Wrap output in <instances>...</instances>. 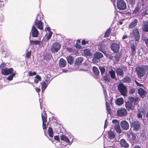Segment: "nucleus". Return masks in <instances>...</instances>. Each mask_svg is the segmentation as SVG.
Returning <instances> with one entry per match:
<instances>
[{
  "mask_svg": "<svg viewBox=\"0 0 148 148\" xmlns=\"http://www.w3.org/2000/svg\"><path fill=\"white\" fill-rule=\"evenodd\" d=\"M104 97L105 98L106 109L107 112L108 114H110L111 110L110 104L108 102H109L111 106H112V101L113 100V97H109L108 95L107 96H104Z\"/></svg>",
  "mask_w": 148,
  "mask_h": 148,
  "instance_id": "1",
  "label": "nucleus"
},
{
  "mask_svg": "<svg viewBox=\"0 0 148 148\" xmlns=\"http://www.w3.org/2000/svg\"><path fill=\"white\" fill-rule=\"evenodd\" d=\"M61 48V45L58 42L54 43L51 47V51L52 53H55L58 52Z\"/></svg>",
  "mask_w": 148,
  "mask_h": 148,
  "instance_id": "2",
  "label": "nucleus"
},
{
  "mask_svg": "<svg viewBox=\"0 0 148 148\" xmlns=\"http://www.w3.org/2000/svg\"><path fill=\"white\" fill-rule=\"evenodd\" d=\"M39 18H40V16L39 15L36 17L34 22V25L38 29L42 30L43 29V23L41 20H38Z\"/></svg>",
  "mask_w": 148,
  "mask_h": 148,
  "instance_id": "3",
  "label": "nucleus"
},
{
  "mask_svg": "<svg viewBox=\"0 0 148 148\" xmlns=\"http://www.w3.org/2000/svg\"><path fill=\"white\" fill-rule=\"evenodd\" d=\"M136 71L138 77L139 78H141L144 76L145 73V72L143 69L142 67L140 66L137 67L136 68Z\"/></svg>",
  "mask_w": 148,
  "mask_h": 148,
  "instance_id": "4",
  "label": "nucleus"
},
{
  "mask_svg": "<svg viewBox=\"0 0 148 148\" xmlns=\"http://www.w3.org/2000/svg\"><path fill=\"white\" fill-rule=\"evenodd\" d=\"M13 71L12 68H8L5 67L4 69H1V72L2 75H7L12 73Z\"/></svg>",
  "mask_w": 148,
  "mask_h": 148,
  "instance_id": "5",
  "label": "nucleus"
},
{
  "mask_svg": "<svg viewBox=\"0 0 148 148\" xmlns=\"http://www.w3.org/2000/svg\"><path fill=\"white\" fill-rule=\"evenodd\" d=\"M132 33L136 40L138 41L140 38V36L138 30L136 28H134L132 30Z\"/></svg>",
  "mask_w": 148,
  "mask_h": 148,
  "instance_id": "6",
  "label": "nucleus"
},
{
  "mask_svg": "<svg viewBox=\"0 0 148 148\" xmlns=\"http://www.w3.org/2000/svg\"><path fill=\"white\" fill-rule=\"evenodd\" d=\"M111 49L114 51V53H116L119 51V46L115 43L111 44L110 46Z\"/></svg>",
  "mask_w": 148,
  "mask_h": 148,
  "instance_id": "7",
  "label": "nucleus"
},
{
  "mask_svg": "<svg viewBox=\"0 0 148 148\" xmlns=\"http://www.w3.org/2000/svg\"><path fill=\"white\" fill-rule=\"evenodd\" d=\"M83 60V57H79L76 59L74 63V66L76 68H78L79 66L80 65Z\"/></svg>",
  "mask_w": 148,
  "mask_h": 148,
  "instance_id": "8",
  "label": "nucleus"
},
{
  "mask_svg": "<svg viewBox=\"0 0 148 148\" xmlns=\"http://www.w3.org/2000/svg\"><path fill=\"white\" fill-rule=\"evenodd\" d=\"M131 126L136 131L138 130L140 127L139 122L138 121L134 122L131 124Z\"/></svg>",
  "mask_w": 148,
  "mask_h": 148,
  "instance_id": "9",
  "label": "nucleus"
},
{
  "mask_svg": "<svg viewBox=\"0 0 148 148\" xmlns=\"http://www.w3.org/2000/svg\"><path fill=\"white\" fill-rule=\"evenodd\" d=\"M32 36L33 37H38L39 32L37 29L34 26H33L32 29Z\"/></svg>",
  "mask_w": 148,
  "mask_h": 148,
  "instance_id": "10",
  "label": "nucleus"
},
{
  "mask_svg": "<svg viewBox=\"0 0 148 148\" xmlns=\"http://www.w3.org/2000/svg\"><path fill=\"white\" fill-rule=\"evenodd\" d=\"M127 91V89L126 87L121 83V95L126 96Z\"/></svg>",
  "mask_w": 148,
  "mask_h": 148,
  "instance_id": "11",
  "label": "nucleus"
},
{
  "mask_svg": "<svg viewBox=\"0 0 148 148\" xmlns=\"http://www.w3.org/2000/svg\"><path fill=\"white\" fill-rule=\"evenodd\" d=\"M66 61L62 58H61L59 60V66L60 68L65 67L66 65Z\"/></svg>",
  "mask_w": 148,
  "mask_h": 148,
  "instance_id": "12",
  "label": "nucleus"
},
{
  "mask_svg": "<svg viewBox=\"0 0 148 148\" xmlns=\"http://www.w3.org/2000/svg\"><path fill=\"white\" fill-rule=\"evenodd\" d=\"M121 126L124 130H126L129 127L128 123L125 121H123L121 122Z\"/></svg>",
  "mask_w": 148,
  "mask_h": 148,
  "instance_id": "13",
  "label": "nucleus"
},
{
  "mask_svg": "<svg viewBox=\"0 0 148 148\" xmlns=\"http://www.w3.org/2000/svg\"><path fill=\"white\" fill-rule=\"evenodd\" d=\"M138 23V20L137 19H134L129 25V28L132 29L135 27L136 25Z\"/></svg>",
  "mask_w": 148,
  "mask_h": 148,
  "instance_id": "14",
  "label": "nucleus"
},
{
  "mask_svg": "<svg viewBox=\"0 0 148 148\" xmlns=\"http://www.w3.org/2000/svg\"><path fill=\"white\" fill-rule=\"evenodd\" d=\"M138 93L140 95L141 97L144 98L145 97V94L146 92L142 88H140L138 89Z\"/></svg>",
  "mask_w": 148,
  "mask_h": 148,
  "instance_id": "15",
  "label": "nucleus"
},
{
  "mask_svg": "<svg viewBox=\"0 0 148 148\" xmlns=\"http://www.w3.org/2000/svg\"><path fill=\"white\" fill-rule=\"evenodd\" d=\"M127 109L128 110H132L134 109V107L132 102H127L125 104Z\"/></svg>",
  "mask_w": 148,
  "mask_h": 148,
  "instance_id": "16",
  "label": "nucleus"
},
{
  "mask_svg": "<svg viewBox=\"0 0 148 148\" xmlns=\"http://www.w3.org/2000/svg\"><path fill=\"white\" fill-rule=\"evenodd\" d=\"M61 140H63L67 144H69L70 143V140L67 136L62 134L60 136Z\"/></svg>",
  "mask_w": 148,
  "mask_h": 148,
  "instance_id": "17",
  "label": "nucleus"
},
{
  "mask_svg": "<svg viewBox=\"0 0 148 148\" xmlns=\"http://www.w3.org/2000/svg\"><path fill=\"white\" fill-rule=\"evenodd\" d=\"M130 47L131 49V55L132 56H134L136 54V47L134 44H130Z\"/></svg>",
  "mask_w": 148,
  "mask_h": 148,
  "instance_id": "18",
  "label": "nucleus"
},
{
  "mask_svg": "<svg viewBox=\"0 0 148 148\" xmlns=\"http://www.w3.org/2000/svg\"><path fill=\"white\" fill-rule=\"evenodd\" d=\"M103 54L100 52L96 53L94 55V58L95 59H99L103 57Z\"/></svg>",
  "mask_w": 148,
  "mask_h": 148,
  "instance_id": "19",
  "label": "nucleus"
},
{
  "mask_svg": "<svg viewBox=\"0 0 148 148\" xmlns=\"http://www.w3.org/2000/svg\"><path fill=\"white\" fill-rule=\"evenodd\" d=\"M84 53L86 56L91 57L92 56V53L89 49H85L84 50Z\"/></svg>",
  "mask_w": 148,
  "mask_h": 148,
  "instance_id": "20",
  "label": "nucleus"
},
{
  "mask_svg": "<svg viewBox=\"0 0 148 148\" xmlns=\"http://www.w3.org/2000/svg\"><path fill=\"white\" fill-rule=\"evenodd\" d=\"M93 72L95 74L96 76H98L100 72L98 68L96 66H93L92 68Z\"/></svg>",
  "mask_w": 148,
  "mask_h": 148,
  "instance_id": "21",
  "label": "nucleus"
},
{
  "mask_svg": "<svg viewBox=\"0 0 148 148\" xmlns=\"http://www.w3.org/2000/svg\"><path fill=\"white\" fill-rule=\"evenodd\" d=\"M142 29L145 32H148V21L144 23L142 27Z\"/></svg>",
  "mask_w": 148,
  "mask_h": 148,
  "instance_id": "22",
  "label": "nucleus"
},
{
  "mask_svg": "<svg viewBox=\"0 0 148 148\" xmlns=\"http://www.w3.org/2000/svg\"><path fill=\"white\" fill-rule=\"evenodd\" d=\"M121 146L123 147L127 148L128 147L129 145L124 139H121Z\"/></svg>",
  "mask_w": 148,
  "mask_h": 148,
  "instance_id": "23",
  "label": "nucleus"
},
{
  "mask_svg": "<svg viewBox=\"0 0 148 148\" xmlns=\"http://www.w3.org/2000/svg\"><path fill=\"white\" fill-rule=\"evenodd\" d=\"M108 138L110 140L113 139L114 138V134L112 131H108Z\"/></svg>",
  "mask_w": 148,
  "mask_h": 148,
  "instance_id": "24",
  "label": "nucleus"
},
{
  "mask_svg": "<svg viewBox=\"0 0 148 148\" xmlns=\"http://www.w3.org/2000/svg\"><path fill=\"white\" fill-rule=\"evenodd\" d=\"M123 82L125 83H130L131 82L132 80L129 77L126 76L122 80Z\"/></svg>",
  "mask_w": 148,
  "mask_h": 148,
  "instance_id": "25",
  "label": "nucleus"
},
{
  "mask_svg": "<svg viewBox=\"0 0 148 148\" xmlns=\"http://www.w3.org/2000/svg\"><path fill=\"white\" fill-rule=\"evenodd\" d=\"M67 60L68 63L70 64H72L73 63L74 59L71 56H69L67 57Z\"/></svg>",
  "mask_w": 148,
  "mask_h": 148,
  "instance_id": "26",
  "label": "nucleus"
},
{
  "mask_svg": "<svg viewBox=\"0 0 148 148\" xmlns=\"http://www.w3.org/2000/svg\"><path fill=\"white\" fill-rule=\"evenodd\" d=\"M41 116L42 122H47V115L45 112L43 114L42 113V114Z\"/></svg>",
  "mask_w": 148,
  "mask_h": 148,
  "instance_id": "27",
  "label": "nucleus"
},
{
  "mask_svg": "<svg viewBox=\"0 0 148 148\" xmlns=\"http://www.w3.org/2000/svg\"><path fill=\"white\" fill-rule=\"evenodd\" d=\"M49 136L52 138L53 137V131L51 127H49L48 130Z\"/></svg>",
  "mask_w": 148,
  "mask_h": 148,
  "instance_id": "28",
  "label": "nucleus"
},
{
  "mask_svg": "<svg viewBox=\"0 0 148 148\" xmlns=\"http://www.w3.org/2000/svg\"><path fill=\"white\" fill-rule=\"evenodd\" d=\"M40 41L38 40H30V43L31 45H40Z\"/></svg>",
  "mask_w": 148,
  "mask_h": 148,
  "instance_id": "29",
  "label": "nucleus"
},
{
  "mask_svg": "<svg viewBox=\"0 0 148 148\" xmlns=\"http://www.w3.org/2000/svg\"><path fill=\"white\" fill-rule=\"evenodd\" d=\"M111 29L110 28H108L106 31L104 37L105 38L108 37L111 32Z\"/></svg>",
  "mask_w": 148,
  "mask_h": 148,
  "instance_id": "30",
  "label": "nucleus"
},
{
  "mask_svg": "<svg viewBox=\"0 0 148 148\" xmlns=\"http://www.w3.org/2000/svg\"><path fill=\"white\" fill-rule=\"evenodd\" d=\"M41 77L39 75H36L34 78V82L36 83H38L41 80Z\"/></svg>",
  "mask_w": 148,
  "mask_h": 148,
  "instance_id": "31",
  "label": "nucleus"
},
{
  "mask_svg": "<svg viewBox=\"0 0 148 148\" xmlns=\"http://www.w3.org/2000/svg\"><path fill=\"white\" fill-rule=\"evenodd\" d=\"M126 7L125 2L123 0H121V10L125 9Z\"/></svg>",
  "mask_w": 148,
  "mask_h": 148,
  "instance_id": "32",
  "label": "nucleus"
},
{
  "mask_svg": "<svg viewBox=\"0 0 148 148\" xmlns=\"http://www.w3.org/2000/svg\"><path fill=\"white\" fill-rule=\"evenodd\" d=\"M127 113V111L125 109L121 108V116H125Z\"/></svg>",
  "mask_w": 148,
  "mask_h": 148,
  "instance_id": "33",
  "label": "nucleus"
},
{
  "mask_svg": "<svg viewBox=\"0 0 148 148\" xmlns=\"http://www.w3.org/2000/svg\"><path fill=\"white\" fill-rule=\"evenodd\" d=\"M103 45L101 44L99 46V51L102 52L104 54L106 52L105 49L103 48Z\"/></svg>",
  "mask_w": 148,
  "mask_h": 148,
  "instance_id": "34",
  "label": "nucleus"
},
{
  "mask_svg": "<svg viewBox=\"0 0 148 148\" xmlns=\"http://www.w3.org/2000/svg\"><path fill=\"white\" fill-rule=\"evenodd\" d=\"M103 78L104 80L108 82H109L111 80L110 77L106 75L103 76Z\"/></svg>",
  "mask_w": 148,
  "mask_h": 148,
  "instance_id": "35",
  "label": "nucleus"
},
{
  "mask_svg": "<svg viewBox=\"0 0 148 148\" xmlns=\"http://www.w3.org/2000/svg\"><path fill=\"white\" fill-rule=\"evenodd\" d=\"M115 130L119 133H120V127L119 124L115 125L114 127Z\"/></svg>",
  "mask_w": 148,
  "mask_h": 148,
  "instance_id": "36",
  "label": "nucleus"
},
{
  "mask_svg": "<svg viewBox=\"0 0 148 148\" xmlns=\"http://www.w3.org/2000/svg\"><path fill=\"white\" fill-rule=\"evenodd\" d=\"M140 9V7L139 6H136L133 11V14H135L138 13Z\"/></svg>",
  "mask_w": 148,
  "mask_h": 148,
  "instance_id": "37",
  "label": "nucleus"
},
{
  "mask_svg": "<svg viewBox=\"0 0 148 148\" xmlns=\"http://www.w3.org/2000/svg\"><path fill=\"white\" fill-rule=\"evenodd\" d=\"M109 73L110 74L111 77L112 79H114L115 77V73L114 71L113 70L110 71H109Z\"/></svg>",
  "mask_w": 148,
  "mask_h": 148,
  "instance_id": "38",
  "label": "nucleus"
},
{
  "mask_svg": "<svg viewBox=\"0 0 148 148\" xmlns=\"http://www.w3.org/2000/svg\"><path fill=\"white\" fill-rule=\"evenodd\" d=\"M81 42L80 40H77V42L76 43L75 47L76 48L80 49L81 47V45L80 44Z\"/></svg>",
  "mask_w": 148,
  "mask_h": 148,
  "instance_id": "39",
  "label": "nucleus"
},
{
  "mask_svg": "<svg viewBox=\"0 0 148 148\" xmlns=\"http://www.w3.org/2000/svg\"><path fill=\"white\" fill-rule=\"evenodd\" d=\"M12 75H9L7 78V79L9 81H11L13 79V77L15 75L14 73H12Z\"/></svg>",
  "mask_w": 148,
  "mask_h": 148,
  "instance_id": "40",
  "label": "nucleus"
},
{
  "mask_svg": "<svg viewBox=\"0 0 148 148\" xmlns=\"http://www.w3.org/2000/svg\"><path fill=\"white\" fill-rule=\"evenodd\" d=\"M115 60L116 62H119L120 58V54L119 53L116 54L114 57Z\"/></svg>",
  "mask_w": 148,
  "mask_h": 148,
  "instance_id": "41",
  "label": "nucleus"
},
{
  "mask_svg": "<svg viewBox=\"0 0 148 148\" xmlns=\"http://www.w3.org/2000/svg\"><path fill=\"white\" fill-rule=\"evenodd\" d=\"M99 69L100 70L101 73L102 75L103 74L105 73L106 69L103 66H102L99 67Z\"/></svg>",
  "mask_w": 148,
  "mask_h": 148,
  "instance_id": "42",
  "label": "nucleus"
},
{
  "mask_svg": "<svg viewBox=\"0 0 148 148\" xmlns=\"http://www.w3.org/2000/svg\"><path fill=\"white\" fill-rule=\"evenodd\" d=\"M104 54L106 57L112 60L113 59V56L112 55H110V54H109L108 53H107V52L105 53Z\"/></svg>",
  "mask_w": 148,
  "mask_h": 148,
  "instance_id": "43",
  "label": "nucleus"
},
{
  "mask_svg": "<svg viewBox=\"0 0 148 148\" xmlns=\"http://www.w3.org/2000/svg\"><path fill=\"white\" fill-rule=\"evenodd\" d=\"M129 137L130 139L134 140L136 138L135 135L133 133H131L129 135Z\"/></svg>",
  "mask_w": 148,
  "mask_h": 148,
  "instance_id": "44",
  "label": "nucleus"
},
{
  "mask_svg": "<svg viewBox=\"0 0 148 148\" xmlns=\"http://www.w3.org/2000/svg\"><path fill=\"white\" fill-rule=\"evenodd\" d=\"M41 84L42 85V89H45L47 87V84L45 82H44L41 83Z\"/></svg>",
  "mask_w": 148,
  "mask_h": 148,
  "instance_id": "45",
  "label": "nucleus"
},
{
  "mask_svg": "<svg viewBox=\"0 0 148 148\" xmlns=\"http://www.w3.org/2000/svg\"><path fill=\"white\" fill-rule=\"evenodd\" d=\"M36 72L35 71H34L33 72H31V71H29L28 72V75L30 76L36 75Z\"/></svg>",
  "mask_w": 148,
  "mask_h": 148,
  "instance_id": "46",
  "label": "nucleus"
},
{
  "mask_svg": "<svg viewBox=\"0 0 148 148\" xmlns=\"http://www.w3.org/2000/svg\"><path fill=\"white\" fill-rule=\"evenodd\" d=\"M115 103L118 106H120V98H119L116 99Z\"/></svg>",
  "mask_w": 148,
  "mask_h": 148,
  "instance_id": "47",
  "label": "nucleus"
},
{
  "mask_svg": "<svg viewBox=\"0 0 148 148\" xmlns=\"http://www.w3.org/2000/svg\"><path fill=\"white\" fill-rule=\"evenodd\" d=\"M31 54V51H28L26 54V56H25V57L27 58H29Z\"/></svg>",
  "mask_w": 148,
  "mask_h": 148,
  "instance_id": "48",
  "label": "nucleus"
},
{
  "mask_svg": "<svg viewBox=\"0 0 148 148\" xmlns=\"http://www.w3.org/2000/svg\"><path fill=\"white\" fill-rule=\"evenodd\" d=\"M117 6L118 8L120 10V0H117Z\"/></svg>",
  "mask_w": 148,
  "mask_h": 148,
  "instance_id": "49",
  "label": "nucleus"
},
{
  "mask_svg": "<svg viewBox=\"0 0 148 148\" xmlns=\"http://www.w3.org/2000/svg\"><path fill=\"white\" fill-rule=\"evenodd\" d=\"M135 89L134 88H131L129 90V92L131 94L133 93L135 91Z\"/></svg>",
  "mask_w": 148,
  "mask_h": 148,
  "instance_id": "50",
  "label": "nucleus"
},
{
  "mask_svg": "<svg viewBox=\"0 0 148 148\" xmlns=\"http://www.w3.org/2000/svg\"><path fill=\"white\" fill-rule=\"evenodd\" d=\"M6 66V64L5 63H2L0 65V68L1 69H4Z\"/></svg>",
  "mask_w": 148,
  "mask_h": 148,
  "instance_id": "51",
  "label": "nucleus"
},
{
  "mask_svg": "<svg viewBox=\"0 0 148 148\" xmlns=\"http://www.w3.org/2000/svg\"><path fill=\"white\" fill-rule=\"evenodd\" d=\"M53 34V32H49V34H48V36L47 37V39L48 40H49L51 38V36Z\"/></svg>",
  "mask_w": 148,
  "mask_h": 148,
  "instance_id": "52",
  "label": "nucleus"
},
{
  "mask_svg": "<svg viewBox=\"0 0 148 148\" xmlns=\"http://www.w3.org/2000/svg\"><path fill=\"white\" fill-rule=\"evenodd\" d=\"M143 114V112H139L137 114V116L138 118H142V114Z\"/></svg>",
  "mask_w": 148,
  "mask_h": 148,
  "instance_id": "53",
  "label": "nucleus"
},
{
  "mask_svg": "<svg viewBox=\"0 0 148 148\" xmlns=\"http://www.w3.org/2000/svg\"><path fill=\"white\" fill-rule=\"evenodd\" d=\"M113 123H115V125H118L119 124V121L116 119H114L112 121Z\"/></svg>",
  "mask_w": 148,
  "mask_h": 148,
  "instance_id": "54",
  "label": "nucleus"
},
{
  "mask_svg": "<svg viewBox=\"0 0 148 148\" xmlns=\"http://www.w3.org/2000/svg\"><path fill=\"white\" fill-rule=\"evenodd\" d=\"M142 67L145 72L146 71H148V66L145 65Z\"/></svg>",
  "mask_w": 148,
  "mask_h": 148,
  "instance_id": "55",
  "label": "nucleus"
},
{
  "mask_svg": "<svg viewBox=\"0 0 148 148\" xmlns=\"http://www.w3.org/2000/svg\"><path fill=\"white\" fill-rule=\"evenodd\" d=\"M66 50L69 52H71L72 51H73L72 48L71 47H67L66 48Z\"/></svg>",
  "mask_w": 148,
  "mask_h": 148,
  "instance_id": "56",
  "label": "nucleus"
},
{
  "mask_svg": "<svg viewBox=\"0 0 148 148\" xmlns=\"http://www.w3.org/2000/svg\"><path fill=\"white\" fill-rule=\"evenodd\" d=\"M46 122H42V127L43 129L44 130H45L47 128L46 125Z\"/></svg>",
  "mask_w": 148,
  "mask_h": 148,
  "instance_id": "57",
  "label": "nucleus"
},
{
  "mask_svg": "<svg viewBox=\"0 0 148 148\" xmlns=\"http://www.w3.org/2000/svg\"><path fill=\"white\" fill-rule=\"evenodd\" d=\"M134 104H136L139 101V98L138 97H136L135 98H134Z\"/></svg>",
  "mask_w": 148,
  "mask_h": 148,
  "instance_id": "58",
  "label": "nucleus"
},
{
  "mask_svg": "<svg viewBox=\"0 0 148 148\" xmlns=\"http://www.w3.org/2000/svg\"><path fill=\"white\" fill-rule=\"evenodd\" d=\"M88 42L86 41L85 40L83 39L82 41V45H85L86 44H88Z\"/></svg>",
  "mask_w": 148,
  "mask_h": 148,
  "instance_id": "59",
  "label": "nucleus"
},
{
  "mask_svg": "<svg viewBox=\"0 0 148 148\" xmlns=\"http://www.w3.org/2000/svg\"><path fill=\"white\" fill-rule=\"evenodd\" d=\"M116 115L117 116H120V109L117 110Z\"/></svg>",
  "mask_w": 148,
  "mask_h": 148,
  "instance_id": "60",
  "label": "nucleus"
},
{
  "mask_svg": "<svg viewBox=\"0 0 148 148\" xmlns=\"http://www.w3.org/2000/svg\"><path fill=\"white\" fill-rule=\"evenodd\" d=\"M5 46L4 45H2L1 47V51L2 53L5 51Z\"/></svg>",
  "mask_w": 148,
  "mask_h": 148,
  "instance_id": "61",
  "label": "nucleus"
},
{
  "mask_svg": "<svg viewBox=\"0 0 148 148\" xmlns=\"http://www.w3.org/2000/svg\"><path fill=\"white\" fill-rule=\"evenodd\" d=\"M129 1L131 5H133L135 3V0H129Z\"/></svg>",
  "mask_w": 148,
  "mask_h": 148,
  "instance_id": "62",
  "label": "nucleus"
},
{
  "mask_svg": "<svg viewBox=\"0 0 148 148\" xmlns=\"http://www.w3.org/2000/svg\"><path fill=\"white\" fill-rule=\"evenodd\" d=\"M54 138L56 140H57L58 142L60 140L58 136H54Z\"/></svg>",
  "mask_w": 148,
  "mask_h": 148,
  "instance_id": "63",
  "label": "nucleus"
},
{
  "mask_svg": "<svg viewBox=\"0 0 148 148\" xmlns=\"http://www.w3.org/2000/svg\"><path fill=\"white\" fill-rule=\"evenodd\" d=\"M103 92L104 93V96H107V94L106 93V90L104 88L103 90Z\"/></svg>",
  "mask_w": 148,
  "mask_h": 148,
  "instance_id": "64",
  "label": "nucleus"
}]
</instances>
